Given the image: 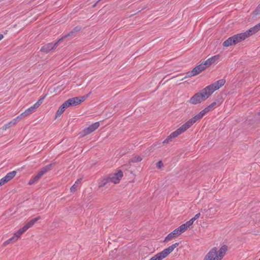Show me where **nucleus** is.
Listing matches in <instances>:
<instances>
[{
    "instance_id": "f257e3e1",
    "label": "nucleus",
    "mask_w": 260,
    "mask_h": 260,
    "mask_svg": "<svg viewBox=\"0 0 260 260\" xmlns=\"http://www.w3.org/2000/svg\"><path fill=\"white\" fill-rule=\"evenodd\" d=\"M260 30V23L256 24L253 27L250 28L246 31L239 34L234 35L233 36L229 38L223 43V46L224 47H229L232 45L236 44L237 43L241 42L245 40L249 36L256 33Z\"/></svg>"
},
{
    "instance_id": "f03ea898",
    "label": "nucleus",
    "mask_w": 260,
    "mask_h": 260,
    "mask_svg": "<svg viewBox=\"0 0 260 260\" xmlns=\"http://www.w3.org/2000/svg\"><path fill=\"white\" fill-rule=\"evenodd\" d=\"M228 250V246L222 245L218 250L216 247L212 248L205 255L204 260H221Z\"/></svg>"
},
{
    "instance_id": "7ed1b4c3",
    "label": "nucleus",
    "mask_w": 260,
    "mask_h": 260,
    "mask_svg": "<svg viewBox=\"0 0 260 260\" xmlns=\"http://www.w3.org/2000/svg\"><path fill=\"white\" fill-rule=\"evenodd\" d=\"M210 96L209 92L205 87L200 92L194 94L193 96L190 99L189 102L193 105L198 104L201 103L202 101L206 100Z\"/></svg>"
},
{
    "instance_id": "20e7f679",
    "label": "nucleus",
    "mask_w": 260,
    "mask_h": 260,
    "mask_svg": "<svg viewBox=\"0 0 260 260\" xmlns=\"http://www.w3.org/2000/svg\"><path fill=\"white\" fill-rule=\"evenodd\" d=\"M179 243H175V244H172L167 248L165 249L162 251L155 254L149 260H162L171 253L174 249L179 245Z\"/></svg>"
},
{
    "instance_id": "39448f33",
    "label": "nucleus",
    "mask_w": 260,
    "mask_h": 260,
    "mask_svg": "<svg viewBox=\"0 0 260 260\" xmlns=\"http://www.w3.org/2000/svg\"><path fill=\"white\" fill-rule=\"evenodd\" d=\"M52 169V164H49L42 168L39 172L33 176L29 181L28 184L31 185L39 180L43 175Z\"/></svg>"
},
{
    "instance_id": "423d86ee",
    "label": "nucleus",
    "mask_w": 260,
    "mask_h": 260,
    "mask_svg": "<svg viewBox=\"0 0 260 260\" xmlns=\"http://www.w3.org/2000/svg\"><path fill=\"white\" fill-rule=\"evenodd\" d=\"M225 83V80L224 79H220L206 86V88L209 92L211 95L215 90L222 87Z\"/></svg>"
},
{
    "instance_id": "0eeeda50",
    "label": "nucleus",
    "mask_w": 260,
    "mask_h": 260,
    "mask_svg": "<svg viewBox=\"0 0 260 260\" xmlns=\"http://www.w3.org/2000/svg\"><path fill=\"white\" fill-rule=\"evenodd\" d=\"M186 130L185 128L182 125L180 128H178L177 130L172 133L162 142L164 144H168L170 142L172 141V139L177 137L179 135L184 133Z\"/></svg>"
},
{
    "instance_id": "6e6552de",
    "label": "nucleus",
    "mask_w": 260,
    "mask_h": 260,
    "mask_svg": "<svg viewBox=\"0 0 260 260\" xmlns=\"http://www.w3.org/2000/svg\"><path fill=\"white\" fill-rule=\"evenodd\" d=\"M206 68V66L203 63H202L193 68L190 72H188L184 78L196 76L205 70Z\"/></svg>"
},
{
    "instance_id": "1a4fd4ad",
    "label": "nucleus",
    "mask_w": 260,
    "mask_h": 260,
    "mask_svg": "<svg viewBox=\"0 0 260 260\" xmlns=\"http://www.w3.org/2000/svg\"><path fill=\"white\" fill-rule=\"evenodd\" d=\"M204 115H205L203 113L202 111H201L199 114L195 115L192 118L190 119L188 121H187L185 123H184L182 125L185 128V129L187 130L197 121L202 118Z\"/></svg>"
},
{
    "instance_id": "9d476101",
    "label": "nucleus",
    "mask_w": 260,
    "mask_h": 260,
    "mask_svg": "<svg viewBox=\"0 0 260 260\" xmlns=\"http://www.w3.org/2000/svg\"><path fill=\"white\" fill-rule=\"evenodd\" d=\"M122 176L123 173L120 170L116 173L110 174L108 178L110 182L116 184L119 182Z\"/></svg>"
},
{
    "instance_id": "9b49d317",
    "label": "nucleus",
    "mask_w": 260,
    "mask_h": 260,
    "mask_svg": "<svg viewBox=\"0 0 260 260\" xmlns=\"http://www.w3.org/2000/svg\"><path fill=\"white\" fill-rule=\"evenodd\" d=\"M89 94L90 93L88 94L86 96L74 97L69 99L71 106H76L80 104L86 100Z\"/></svg>"
},
{
    "instance_id": "f8f14e48",
    "label": "nucleus",
    "mask_w": 260,
    "mask_h": 260,
    "mask_svg": "<svg viewBox=\"0 0 260 260\" xmlns=\"http://www.w3.org/2000/svg\"><path fill=\"white\" fill-rule=\"evenodd\" d=\"M59 42H58V41L57 42L54 44L53 43H48L41 48V51L47 53L51 50L56 48L58 46V43Z\"/></svg>"
},
{
    "instance_id": "ddd939ff",
    "label": "nucleus",
    "mask_w": 260,
    "mask_h": 260,
    "mask_svg": "<svg viewBox=\"0 0 260 260\" xmlns=\"http://www.w3.org/2000/svg\"><path fill=\"white\" fill-rule=\"evenodd\" d=\"M100 126L99 122H95L91 125H89L88 127L84 129L83 131L84 135H87L93 132L96 129Z\"/></svg>"
},
{
    "instance_id": "4468645a",
    "label": "nucleus",
    "mask_w": 260,
    "mask_h": 260,
    "mask_svg": "<svg viewBox=\"0 0 260 260\" xmlns=\"http://www.w3.org/2000/svg\"><path fill=\"white\" fill-rule=\"evenodd\" d=\"M16 174V172L15 171L10 172L1 179V181L3 182L4 184L13 179L15 176Z\"/></svg>"
},
{
    "instance_id": "2eb2a0df",
    "label": "nucleus",
    "mask_w": 260,
    "mask_h": 260,
    "mask_svg": "<svg viewBox=\"0 0 260 260\" xmlns=\"http://www.w3.org/2000/svg\"><path fill=\"white\" fill-rule=\"evenodd\" d=\"M179 235H180V234L176 229L168 235V236L165 238L164 242H166L171 240L173 238L178 237Z\"/></svg>"
},
{
    "instance_id": "dca6fc26",
    "label": "nucleus",
    "mask_w": 260,
    "mask_h": 260,
    "mask_svg": "<svg viewBox=\"0 0 260 260\" xmlns=\"http://www.w3.org/2000/svg\"><path fill=\"white\" fill-rule=\"evenodd\" d=\"M37 108L34 106H32L31 107H30V108H28L27 109H26L23 113H22L20 115H19V116H20L19 118H24L29 115H30V114H31L32 113H33L34 112H35V111L37 109Z\"/></svg>"
},
{
    "instance_id": "f3484780",
    "label": "nucleus",
    "mask_w": 260,
    "mask_h": 260,
    "mask_svg": "<svg viewBox=\"0 0 260 260\" xmlns=\"http://www.w3.org/2000/svg\"><path fill=\"white\" fill-rule=\"evenodd\" d=\"M219 58V55H215L208 59L207 60L203 62L205 66H206V68H207L208 67H209L212 64L215 62V61Z\"/></svg>"
},
{
    "instance_id": "a211bd4d",
    "label": "nucleus",
    "mask_w": 260,
    "mask_h": 260,
    "mask_svg": "<svg viewBox=\"0 0 260 260\" xmlns=\"http://www.w3.org/2000/svg\"><path fill=\"white\" fill-rule=\"evenodd\" d=\"M19 117H20V116H17L16 118L13 119L12 121H11L9 123L5 124L2 127L3 130L6 131L8 128L15 125L17 123V122H18V119H19Z\"/></svg>"
},
{
    "instance_id": "6ab92c4d",
    "label": "nucleus",
    "mask_w": 260,
    "mask_h": 260,
    "mask_svg": "<svg viewBox=\"0 0 260 260\" xmlns=\"http://www.w3.org/2000/svg\"><path fill=\"white\" fill-rule=\"evenodd\" d=\"M40 218V216H38L36 218L32 219L24 226V229L27 230L29 228H31L35 224V223Z\"/></svg>"
},
{
    "instance_id": "aec40b11",
    "label": "nucleus",
    "mask_w": 260,
    "mask_h": 260,
    "mask_svg": "<svg viewBox=\"0 0 260 260\" xmlns=\"http://www.w3.org/2000/svg\"><path fill=\"white\" fill-rule=\"evenodd\" d=\"M81 181V179H78L75 183V184L72 185L70 188L71 192H75L77 190V188L79 185L80 184Z\"/></svg>"
},
{
    "instance_id": "412c9836",
    "label": "nucleus",
    "mask_w": 260,
    "mask_h": 260,
    "mask_svg": "<svg viewBox=\"0 0 260 260\" xmlns=\"http://www.w3.org/2000/svg\"><path fill=\"white\" fill-rule=\"evenodd\" d=\"M188 228L187 226L185 223L182 224L179 227L177 228L176 229L180 234V235L184 233Z\"/></svg>"
},
{
    "instance_id": "4be33fe9",
    "label": "nucleus",
    "mask_w": 260,
    "mask_h": 260,
    "mask_svg": "<svg viewBox=\"0 0 260 260\" xmlns=\"http://www.w3.org/2000/svg\"><path fill=\"white\" fill-rule=\"evenodd\" d=\"M17 240H18V239L17 238V237H16L14 235L12 237H11V238L9 239L7 241H6L4 243V245L5 246H6V245L10 244V243H14V242H16Z\"/></svg>"
},
{
    "instance_id": "5701e85b",
    "label": "nucleus",
    "mask_w": 260,
    "mask_h": 260,
    "mask_svg": "<svg viewBox=\"0 0 260 260\" xmlns=\"http://www.w3.org/2000/svg\"><path fill=\"white\" fill-rule=\"evenodd\" d=\"M142 160V158L139 156H136L135 157H133L132 158H131L129 161V163L131 162H137L141 161Z\"/></svg>"
},
{
    "instance_id": "b1692460",
    "label": "nucleus",
    "mask_w": 260,
    "mask_h": 260,
    "mask_svg": "<svg viewBox=\"0 0 260 260\" xmlns=\"http://www.w3.org/2000/svg\"><path fill=\"white\" fill-rule=\"evenodd\" d=\"M108 178L103 179L99 184V187H103L105 186L107 183H109Z\"/></svg>"
},
{
    "instance_id": "393cba45",
    "label": "nucleus",
    "mask_w": 260,
    "mask_h": 260,
    "mask_svg": "<svg viewBox=\"0 0 260 260\" xmlns=\"http://www.w3.org/2000/svg\"><path fill=\"white\" fill-rule=\"evenodd\" d=\"M65 109L61 106H60L56 113V117H59L64 111Z\"/></svg>"
},
{
    "instance_id": "a878e982",
    "label": "nucleus",
    "mask_w": 260,
    "mask_h": 260,
    "mask_svg": "<svg viewBox=\"0 0 260 260\" xmlns=\"http://www.w3.org/2000/svg\"><path fill=\"white\" fill-rule=\"evenodd\" d=\"M218 210V208H210L209 209V215H214Z\"/></svg>"
},
{
    "instance_id": "bb28decb",
    "label": "nucleus",
    "mask_w": 260,
    "mask_h": 260,
    "mask_svg": "<svg viewBox=\"0 0 260 260\" xmlns=\"http://www.w3.org/2000/svg\"><path fill=\"white\" fill-rule=\"evenodd\" d=\"M75 33L74 32H73V31H71L70 32H69L68 34L64 35V36H63L62 37H61L60 39L58 40V42H61L62 41H63L64 39H66V38L68 37H70V36H73Z\"/></svg>"
},
{
    "instance_id": "cd10ccee",
    "label": "nucleus",
    "mask_w": 260,
    "mask_h": 260,
    "mask_svg": "<svg viewBox=\"0 0 260 260\" xmlns=\"http://www.w3.org/2000/svg\"><path fill=\"white\" fill-rule=\"evenodd\" d=\"M44 97L40 98L34 105L38 108L43 103Z\"/></svg>"
},
{
    "instance_id": "c85d7f7f",
    "label": "nucleus",
    "mask_w": 260,
    "mask_h": 260,
    "mask_svg": "<svg viewBox=\"0 0 260 260\" xmlns=\"http://www.w3.org/2000/svg\"><path fill=\"white\" fill-rule=\"evenodd\" d=\"M61 106L62 107V108H64L65 110L70 106H71L69 100H68L64 102Z\"/></svg>"
},
{
    "instance_id": "c756f323",
    "label": "nucleus",
    "mask_w": 260,
    "mask_h": 260,
    "mask_svg": "<svg viewBox=\"0 0 260 260\" xmlns=\"http://www.w3.org/2000/svg\"><path fill=\"white\" fill-rule=\"evenodd\" d=\"M254 13L256 15L260 14V4L257 7L256 9L254 11Z\"/></svg>"
},
{
    "instance_id": "7c9ffc66",
    "label": "nucleus",
    "mask_w": 260,
    "mask_h": 260,
    "mask_svg": "<svg viewBox=\"0 0 260 260\" xmlns=\"http://www.w3.org/2000/svg\"><path fill=\"white\" fill-rule=\"evenodd\" d=\"M210 110H211V109L209 108V106H208L207 107L205 108L204 110H203L202 111L203 113H204V115H205L207 112H208Z\"/></svg>"
},
{
    "instance_id": "2f4dec72",
    "label": "nucleus",
    "mask_w": 260,
    "mask_h": 260,
    "mask_svg": "<svg viewBox=\"0 0 260 260\" xmlns=\"http://www.w3.org/2000/svg\"><path fill=\"white\" fill-rule=\"evenodd\" d=\"M81 28L80 26H76L73 28L72 30L73 32L74 33L78 32L81 30Z\"/></svg>"
},
{
    "instance_id": "473e14b6",
    "label": "nucleus",
    "mask_w": 260,
    "mask_h": 260,
    "mask_svg": "<svg viewBox=\"0 0 260 260\" xmlns=\"http://www.w3.org/2000/svg\"><path fill=\"white\" fill-rule=\"evenodd\" d=\"M26 229H24V226L21 229H20L17 232L22 235L24 232L26 231Z\"/></svg>"
},
{
    "instance_id": "72a5a7b5",
    "label": "nucleus",
    "mask_w": 260,
    "mask_h": 260,
    "mask_svg": "<svg viewBox=\"0 0 260 260\" xmlns=\"http://www.w3.org/2000/svg\"><path fill=\"white\" fill-rule=\"evenodd\" d=\"M157 167L159 169L161 168L162 167H163V163L160 160L157 163Z\"/></svg>"
},
{
    "instance_id": "f704fd0d",
    "label": "nucleus",
    "mask_w": 260,
    "mask_h": 260,
    "mask_svg": "<svg viewBox=\"0 0 260 260\" xmlns=\"http://www.w3.org/2000/svg\"><path fill=\"white\" fill-rule=\"evenodd\" d=\"M217 103L216 102H213L212 103V104H211L209 106H208L209 107V108L212 110L214 109V107L216 105Z\"/></svg>"
},
{
    "instance_id": "c9c22d12",
    "label": "nucleus",
    "mask_w": 260,
    "mask_h": 260,
    "mask_svg": "<svg viewBox=\"0 0 260 260\" xmlns=\"http://www.w3.org/2000/svg\"><path fill=\"white\" fill-rule=\"evenodd\" d=\"M21 235H20V234L19 233H18V232H16L15 234H14V236L17 237V238L18 239L19 238H20V237L21 236Z\"/></svg>"
},
{
    "instance_id": "e433bc0d",
    "label": "nucleus",
    "mask_w": 260,
    "mask_h": 260,
    "mask_svg": "<svg viewBox=\"0 0 260 260\" xmlns=\"http://www.w3.org/2000/svg\"><path fill=\"white\" fill-rule=\"evenodd\" d=\"M185 223L186 224V225H187V226L188 228H189V226L192 224L191 223V222H190V220H189V221H187V222H186V223Z\"/></svg>"
},
{
    "instance_id": "4c0bfd02",
    "label": "nucleus",
    "mask_w": 260,
    "mask_h": 260,
    "mask_svg": "<svg viewBox=\"0 0 260 260\" xmlns=\"http://www.w3.org/2000/svg\"><path fill=\"white\" fill-rule=\"evenodd\" d=\"M200 213H199L197 214L193 218L196 220V219H197L200 217Z\"/></svg>"
},
{
    "instance_id": "58836bf2",
    "label": "nucleus",
    "mask_w": 260,
    "mask_h": 260,
    "mask_svg": "<svg viewBox=\"0 0 260 260\" xmlns=\"http://www.w3.org/2000/svg\"><path fill=\"white\" fill-rule=\"evenodd\" d=\"M190 222H191V223L193 224V222L195 221L194 219L193 218H192L191 219L189 220Z\"/></svg>"
},
{
    "instance_id": "ea45409f",
    "label": "nucleus",
    "mask_w": 260,
    "mask_h": 260,
    "mask_svg": "<svg viewBox=\"0 0 260 260\" xmlns=\"http://www.w3.org/2000/svg\"><path fill=\"white\" fill-rule=\"evenodd\" d=\"M4 38L3 35L0 34V41L2 40Z\"/></svg>"
},
{
    "instance_id": "a19ab883",
    "label": "nucleus",
    "mask_w": 260,
    "mask_h": 260,
    "mask_svg": "<svg viewBox=\"0 0 260 260\" xmlns=\"http://www.w3.org/2000/svg\"><path fill=\"white\" fill-rule=\"evenodd\" d=\"M4 185V183H3V182L1 181V179L0 180V186Z\"/></svg>"
},
{
    "instance_id": "79ce46f5",
    "label": "nucleus",
    "mask_w": 260,
    "mask_h": 260,
    "mask_svg": "<svg viewBox=\"0 0 260 260\" xmlns=\"http://www.w3.org/2000/svg\"><path fill=\"white\" fill-rule=\"evenodd\" d=\"M258 114L260 115V112L258 113Z\"/></svg>"
},
{
    "instance_id": "37998d69",
    "label": "nucleus",
    "mask_w": 260,
    "mask_h": 260,
    "mask_svg": "<svg viewBox=\"0 0 260 260\" xmlns=\"http://www.w3.org/2000/svg\"><path fill=\"white\" fill-rule=\"evenodd\" d=\"M258 260H260V258Z\"/></svg>"
}]
</instances>
